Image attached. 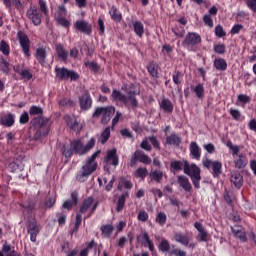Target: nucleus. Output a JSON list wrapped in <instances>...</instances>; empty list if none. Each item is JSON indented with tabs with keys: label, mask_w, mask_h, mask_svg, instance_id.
Segmentation results:
<instances>
[{
	"label": "nucleus",
	"mask_w": 256,
	"mask_h": 256,
	"mask_svg": "<svg viewBox=\"0 0 256 256\" xmlns=\"http://www.w3.org/2000/svg\"><path fill=\"white\" fill-rule=\"evenodd\" d=\"M29 115H40L37 117H34L30 121V126L33 127V129H36V132L34 134L35 141H41L43 137H47L49 135V131H51V120L47 117H43V108L40 106L32 105L28 111Z\"/></svg>",
	"instance_id": "1"
},
{
	"label": "nucleus",
	"mask_w": 256,
	"mask_h": 256,
	"mask_svg": "<svg viewBox=\"0 0 256 256\" xmlns=\"http://www.w3.org/2000/svg\"><path fill=\"white\" fill-rule=\"evenodd\" d=\"M96 143L97 140L95 137H92L86 145H83V141H81V139H74L70 142V145L64 144L62 146L61 153L66 159H71V157H73V153L82 157V155H87L89 151L94 149Z\"/></svg>",
	"instance_id": "2"
},
{
	"label": "nucleus",
	"mask_w": 256,
	"mask_h": 256,
	"mask_svg": "<svg viewBox=\"0 0 256 256\" xmlns=\"http://www.w3.org/2000/svg\"><path fill=\"white\" fill-rule=\"evenodd\" d=\"M122 91H125L127 95L123 94L120 90L113 89L111 94V99L116 105L122 103L126 109H132V111H137L139 107V100H137V91H127V84H123L121 87Z\"/></svg>",
	"instance_id": "3"
},
{
	"label": "nucleus",
	"mask_w": 256,
	"mask_h": 256,
	"mask_svg": "<svg viewBox=\"0 0 256 256\" xmlns=\"http://www.w3.org/2000/svg\"><path fill=\"white\" fill-rule=\"evenodd\" d=\"M101 150L94 152L90 158L86 161L85 165L77 172L76 174V181L78 183H85L89 179L90 175H93L95 171H97V163L96 159L99 157Z\"/></svg>",
	"instance_id": "4"
},
{
	"label": "nucleus",
	"mask_w": 256,
	"mask_h": 256,
	"mask_svg": "<svg viewBox=\"0 0 256 256\" xmlns=\"http://www.w3.org/2000/svg\"><path fill=\"white\" fill-rule=\"evenodd\" d=\"M184 173L185 175H189L195 189H201V168L197 164H189L186 161L184 163Z\"/></svg>",
	"instance_id": "5"
},
{
	"label": "nucleus",
	"mask_w": 256,
	"mask_h": 256,
	"mask_svg": "<svg viewBox=\"0 0 256 256\" xmlns=\"http://www.w3.org/2000/svg\"><path fill=\"white\" fill-rule=\"evenodd\" d=\"M115 115V106H104V107H96L92 117L93 119L101 118L102 125H109V121H111V117Z\"/></svg>",
	"instance_id": "6"
},
{
	"label": "nucleus",
	"mask_w": 256,
	"mask_h": 256,
	"mask_svg": "<svg viewBox=\"0 0 256 256\" xmlns=\"http://www.w3.org/2000/svg\"><path fill=\"white\" fill-rule=\"evenodd\" d=\"M202 164L205 169H208V171H211L212 169V177H221L223 173V163L221 161H213L209 158L202 159Z\"/></svg>",
	"instance_id": "7"
},
{
	"label": "nucleus",
	"mask_w": 256,
	"mask_h": 256,
	"mask_svg": "<svg viewBox=\"0 0 256 256\" xmlns=\"http://www.w3.org/2000/svg\"><path fill=\"white\" fill-rule=\"evenodd\" d=\"M56 79L58 81H78L79 73L75 72V70H69L65 67H56L55 68Z\"/></svg>",
	"instance_id": "8"
},
{
	"label": "nucleus",
	"mask_w": 256,
	"mask_h": 256,
	"mask_svg": "<svg viewBox=\"0 0 256 256\" xmlns=\"http://www.w3.org/2000/svg\"><path fill=\"white\" fill-rule=\"evenodd\" d=\"M17 39L19 41L24 57L29 59V57H31V40H29V36H27V34H25L23 31H18Z\"/></svg>",
	"instance_id": "9"
},
{
	"label": "nucleus",
	"mask_w": 256,
	"mask_h": 256,
	"mask_svg": "<svg viewBox=\"0 0 256 256\" xmlns=\"http://www.w3.org/2000/svg\"><path fill=\"white\" fill-rule=\"evenodd\" d=\"M137 161L143 163L144 165H151V157H149L142 150H136L131 159H130V167H135L137 165Z\"/></svg>",
	"instance_id": "10"
},
{
	"label": "nucleus",
	"mask_w": 256,
	"mask_h": 256,
	"mask_svg": "<svg viewBox=\"0 0 256 256\" xmlns=\"http://www.w3.org/2000/svg\"><path fill=\"white\" fill-rule=\"evenodd\" d=\"M199 44H201V35L197 32H188L182 42L183 47H197Z\"/></svg>",
	"instance_id": "11"
},
{
	"label": "nucleus",
	"mask_w": 256,
	"mask_h": 256,
	"mask_svg": "<svg viewBox=\"0 0 256 256\" xmlns=\"http://www.w3.org/2000/svg\"><path fill=\"white\" fill-rule=\"evenodd\" d=\"M78 103L81 111H90L93 107V98L91 97V94L86 91L78 97Z\"/></svg>",
	"instance_id": "12"
},
{
	"label": "nucleus",
	"mask_w": 256,
	"mask_h": 256,
	"mask_svg": "<svg viewBox=\"0 0 256 256\" xmlns=\"http://www.w3.org/2000/svg\"><path fill=\"white\" fill-rule=\"evenodd\" d=\"M136 241L140 243L142 247H148L151 253L155 252V244L153 243V240H151V237H149V233L147 231H144L142 235H138L136 237Z\"/></svg>",
	"instance_id": "13"
},
{
	"label": "nucleus",
	"mask_w": 256,
	"mask_h": 256,
	"mask_svg": "<svg viewBox=\"0 0 256 256\" xmlns=\"http://www.w3.org/2000/svg\"><path fill=\"white\" fill-rule=\"evenodd\" d=\"M74 29L80 33H84V35H91L93 33V26L86 20H77L74 23Z\"/></svg>",
	"instance_id": "14"
},
{
	"label": "nucleus",
	"mask_w": 256,
	"mask_h": 256,
	"mask_svg": "<svg viewBox=\"0 0 256 256\" xmlns=\"http://www.w3.org/2000/svg\"><path fill=\"white\" fill-rule=\"evenodd\" d=\"M26 17H28V19H30V21H32V23H33V25H35V27H39V25L42 22V20H41L42 14H41V12H39V10L36 7L28 9L26 12Z\"/></svg>",
	"instance_id": "15"
},
{
	"label": "nucleus",
	"mask_w": 256,
	"mask_h": 256,
	"mask_svg": "<svg viewBox=\"0 0 256 256\" xmlns=\"http://www.w3.org/2000/svg\"><path fill=\"white\" fill-rule=\"evenodd\" d=\"M106 163L109 165H113L117 167L119 165V155H117V148H113L107 151V155L105 157Z\"/></svg>",
	"instance_id": "16"
},
{
	"label": "nucleus",
	"mask_w": 256,
	"mask_h": 256,
	"mask_svg": "<svg viewBox=\"0 0 256 256\" xmlns=\"http://www.w3.org/2000/svg\"><path fill=\"white\" fill-rule=\"evenodd\" d=\"M79 203V192L73 191L71 193V200H66L62 207L63 209H68V211H71L73 209V205H78Z\"/></svg>",
	"instance_id": "17"
},
{
	"label": "nucleus",
	"mask_w": 256,
	"mask_h": 256,
	"mask_svg": "<svg viewBox=\"0 0 256 256\" xmlns=\"http://www.w3.org/2000/svg\"><path fill=\"white\" fill-rule=\"evenodd\" d=\"M65 122L67 124V127L71 129V131H81L82 127L79 125V121H77V118L75 116H65L64 117Z\"/></svg>",
	"instance_id": "18"
},
{
	"label": "nucleus",
	"mask_w": 256,
	"mask_h": 256,
	"mask_svg": "<svg viewBox=\"0 0 256 256\" xmlns=\"http://www.w3.org/2000/svg\"><path fill=\"white\" fill-rule=\"evenodd\" d=\"M27 232L30 235V241L35 243V241H37V235H39V227L37 226V222H29L27 226Z\"/></svg>",
	"instance_id": "19"
},
{
	"label": "nucleus",
	"mask_w": 256,
	"mask_h": 256,
	"mask_svg": "<svg viewBox=\"0 0 256 256\" xmlns=\"http://www.w3.org/2000/svg\"><path fill=\"white\" fill-rule=\"evenodd\" d=\"M194 227L199 232V234H198L199 241H202V243L207 242L209 233L207 232V230H205V227L203 226V224L201 222H195Z\"/></svg>",
	"instance_id": "20"
},
{
	"label": "nucleus",
	"mask_w": 256,
	"mask_h": 256,
	"mask_svg": "<svg viewBox=\"0 0 256 256\" xmlns=\"http://www.w3.org/2000/svg\"><path fill=\"white\" fill-rule=\"evenodd\" d=\"M146 69L153 79H159V64L155 61L149 62Z\"/></svg>",
	"instance_id": "21"
},
{
	"label": "nucleus",
	"mask_w": 256,
	"mask_h": 256,
	"mask_svg": "<svg viewBox=\"0 0 256 256\" xmlns=\"http://www.w3.org/2000/svg\"><path fill=\"white\" fill-rule=\"evenodd\" d=\"M178 185H180L186 193H191V191H193V186L191 185V182H189V178H187V176H178Z\"/></svg>",
	"instance_id": "22"
},
{
	"label": "nucleus",
	"mask_w": 256,
	"mask_h": 256,
	"mask_svg": "<svg viewBox=\"0 0 256 256\" xmlns=\"http://www.w3.org/2000/svg\"><path fill=\"white\" fill-rule=\"evenodd\" d=\"M0 124L3 125V127H13V125H15V114L8 113L2 116Z\"/></svg>",
	"instance_id": "23"
},
{
	"label": "nucleus",
	"mask_w": 256,
	"mask_h": 256,
	"mask_svg": "<svg viewBox=\"0 0 256 256\" xmlns=\"http://www.w3.org/2000/svg\"><path fill=\"white\" fill-rule=\"evenodd\" d=\"M160 109L163 110L164 113H173L174 105L171 100L168 98H163L159 103Z\"/></svg>",
	"instance_id": "24"
},
{
	"label": "nucleus",
	"mask_w": 256,
	"mask_h": 256,
	"mask_svg": "<svg viewBox=\"0 0 256 256\" xmlns=\"http://www.w3.org/2000/svg\"><path fill=\"white\" fill-rule=\"evenodd\" d=\"M35 57L38 61V63H40V65H44L46 64V59H47V50L43 47H39L36 49V53H35Z\"/></svg>",
	"instance_id": "25"
},
{
	"label": "nucleus",
	"mask_w": 256,
	"mask_h": 256,
	"mask_svg": "<svg viewBox=\"0 0 256 256\" xmlns=\"http://www.w3.org/2000/svg\"><path fill=\"white\" fill-rule=\"evenodd\" d=\"M91 249H94V253H97V242L95 240L86 242V247L79 252V256H89Z\"/></svg>",
	"instance_id": "26"
},
{
	"label": "nucleus",
	"mask_w": 256,
	"mask_h": 256,
	"mask_svg": "<svg viewBox=\"0 0 256 256\" xmlns=\"http://www.w3.org/2000/svg\"><path fill=\"white\" fill-rule=\"evenodd\" d=\"M231 183H233L234 187H236V189H241V187H243V175H241V173L239 172H234L231 175V179H230Z\"/></svg>",
	"instance_id": "27"
},
{
	"label": "nucleus",
	"mask_w": 256,
	"mask_h": 256,
	"mask_svg": "<svg viewBox=\"0 0 256 256\" xmlns=\"http://www.w3.org/2000/svg\"><path fill=\"white\" fill-rule=\"evenodd\" d=\"M181 136L177 133H172L170 136L166 137L167 145H174V147H179L181 145Z\"/></svg>",
	"instance_id": "28"
},
{
	"label": "nucleus",
	"mask_w": 256,
	"mask_h": 256,
	"mask_svg": "<svg viewBox=\"0 0 256 256\" xmlns=\"http://www.w3.org/2000/svg\"><path fill=\"white\" fill-rule=\"evenodd\" d=\"M109 15L112 19V21H115V23H121L123 21V14L119 11V9L116 8V6H112L109 10Z\"/></svg>",
	"instance_id": "29"
},
{
	"label": "nucleus",
	"mask_w": 256,
	"mask_h": 256,
	"mask_svg": "<svg viewBox=\"0 0 256 256\" xmlns=\"http://www.w3.org/2000/svg\"><path fill=\"white\" fill-rule=\"evenodd\" d=\"M93 203H95V198H93V196L84 199L79 209L80 213L89 211V209L93 207Z\"/></svg>",
	"instance_id": "30"
},
{
	"label": "nucleus",
	"mask_w": 256,
	"mask_h": 256,
	"mask_svg": "<svg viewBox=\"0 0 256 256\" xmlns=\"http://www.w3.org/2000/svg\"><path fill=\"white\" fill-rule=\"evenodd\" d=\"M247 156L245 154L238 155V158L234 160V167L235 169H245L247 167Z\"/></svg>",
	"instance_id": "31"
},
{
	"label": "nucleus",
	"mask_w": 256,
	"mask_h": 256,
	"mask_svg": "<svg viewBox=\"0 0 256 256\" xmlns=\"http://www.w3.org/2000/svg\"><path fill=\"white\" fill-rule=\"evenodd\" d=\"M190 154L192 155L193 159L199 161L201 159V148L197 142L190 143Z\"/></svg>",
	"instance_id": "32"
},
{
	"label": "nucleus",
	"mask_w": 256,
	"mask_h": 256,
	"mask_svg": "<svg viewBox=\"0 0 256 256\" xmlns=\"http://www.w3.org/2000/svg\"><path fill=\"white\" fill-rule=\"evenodd\" d=\"M55 47H56L55 49L59 59H61L64 62L67 61V58L69 57V52L65 50V47L63 46V44L58 43L56 44Z\"/></svg>",
	"instance_id": "33"
},
{
	"label": "nucleus",
	"mask_w": 256,
	"mask_h": 256,
	"mask_svg": "<svg viewBox=\"0 0 256 256\" xmlns=\"http://www.w3.org/2000/svg\"><path fill=\"white\" fill-rule=\"evenodd\" d=\"M127 197H129V192H124L119 196L116 207L117 213H121V211L125 209V202L127 201Z\"/></svg>",
	"instance_id": "34"
},
{
	"label": "nucleus",
	"mask_w": 256,
	"mask_h": 256,
	"mask_svg": "<svg viewBox=\"0 0 256 256\" xmlns=\"http://www.w3.org/2000/svg\"><path fill=\"white\" fill-rule=\"evenodd\" d=\"M133 29H134V33H135V35H137V37L141 38V37H143V35H145V25H143V22L134 21Z\"/></svg>",
	"instance_id": "35"
},
{
	"label": "nucleus",
	"mask_w": 256,
	"mask_h": 256,
	"mask_svg": "<svg viewBox=\"0 0 256 256\" xmlns=\"http://www.w3.org/2000/svg\"><path fill=\"white\" fill-rule=\"evenodd\" d=\"M174 241H176V243L184 245V247H187V245H189V236L181 232H177L174 234Z\"/></svg>",
	"instance_id": "36"
},
{
	"label": "nucleus",
	"mask_w": 256,
	"mask_h": 256,
	"mask_svg": "<svg viewBox=\"0 0 256 256\" xmlns=\"http://www.w3.org/2000/svg\"><path fill=\"white\" fill-rule=\"evenodd\" d=\"M191 89L198 99L205 97V86L203 83H198L195 87L191 86Z\"/></svg>",
	"instance_id": "37"
},
{
	"label": "nucleus",
	"mask_w": 256,
	"mask_h": 256,
	"mask_svg": "<svg viewBox=\"0 0 256 256\" xmlns=\"http://www.w3.org/2000/svg\"><path fill=\"white\" fill-rule=\"evenodd\" d=\"M158 251H160V253H169V251H171L169 240L162 238L158 245Z\"/></svg>",
	"instance_id": "38"
},
{
	"label": "nucleus",
	"mask_w": 256,
	"mask_h": 256,
	"mask_svg": "<svg viewBox=\"0 0 256 256\" xmlns=\"http://www.w3.org/2000/svg\"><path fill=\"white\" fill-rule=\"evenodd\" d=\"M214 67L217 71H227V61L223 58H216L214 60Z\"/></svg>",
	"instance_id": "39"
},
{
	"label": "nucleus",
	"mask_w": 256,
	"mask_h": 256,
	"mask_svg": "<svg viewBox=\"0 0 256 256\" xmlns=\"http://www.w3.org/2000/svg\"><path fill=\"white\" fill-rule=\"evenodd\" d=\"M100 231H102V235L104 237H111V235H113V231H115V227L112 224H105L102 225L100 228Z\"/></svg>",
	"instance_id": "40"
},
{
	"label": "nucleus",
	"mask_w": 256,
	"mask_h": 256,
	"mask_svg": "<svg viewBox=\"0 0 256 256\" xmlns=\"http://www.w3.org/2000/svg\"><path fill=\"white\" fill-rule=\"evenodd\" d=\"M155 223H157L160 227H165L167 224V214L163 211L158 212L155 218Z\"/></svg>",
	"instance_id": "41"
},
{
	"label": "nucleus",
	"mask_w": 256,
	"mask_h": 256,
	"mask_svg": "<svg viewBox=\"0 0 256 256\" xmlns=\"http://www.w3.org/2000/svg\"><path fill=\"white\" fill-rule=\"evenodd\" d=\"M231 231L233 235H235L242 243H247V234L245 232L242 230H237L233 227H231Z\"/></svg>",
	"instance_id": "42"
},
{
	"label": "nucleus",
	"mask_w": 256,
	"mask_h": 256,
	"mask_svg": "<svg viewBox=\"0 0 256 256\" xmlns=\"http://www.w3.org/2000/svg\"><path fill=\"white\" fill-rule=\"evenodd\" d=\"M149 176L152 181H155L156 183H161V181H163V171L161 170H154L150 172Z\"/></svg>",
	"instance_id": "43"
},
{
	"label": "nucleus",
	"mask_w": 256,
	"mask_h": 256,
	"mask_svg": "<svg viewBox=\"0 0 256 256\" xmlns=\"http://www.w3.org/2000/svg\"><path fill=\"white\" fill-rule=\"evenodd\" d=\"M111 137V127H106L100 136V142L102 145H105L107 141H109V138Z\"/></svg>",
	"instance_id": "44"
},
{
	"label": "nucleus",
	"mask_w": 256,
	"mask_h": 256,
	"mask_svg": "<svg viewBox=\"0 0 256 256\" xmlns=\"http://www.w3.org/2000/svg\"><path fill=\"white\" fill-rule=\"evenodd\" d=\"M0 51L3 53L6 57H9L11 53V46H9V43L5 40L0 41Z\"/></svg>",
	"instance_id": "45"
},
{
	"label": "nucleus",
	"mask_w": 256,
	"mask_h": 256,
	"mask_svg": "<svg viewBox=\"0 0 256 256\" xmlns=\"http://www.w3.org/2000/svg\"><path fill=\"white\" fill-rule=\"evenodd\" d=\"M38 5L41 15H43L44 17H49V7H47V1L39 0Z\"/></svg>",
	"instance_id": "46"
},
{
	"label": "nucleus",
	"mask_w": 256,
	"mask_h": 256,
	"mask_svg": "<svg viewBox=\"0 0 256 256\" xmlns=\"http://www.w3.org/2000/svg\"><path fill=\"white\" fill-rule=\"evenodd\" d=\"M134 175L136 177H138L139 179L145 180V178L147 177V175H149V170H147L146 167H139L138 169H136V171L134 172Z\"/></svg>",
	"instance_id": "47"
},
{
	"label": "nucleus",
	"mask_w": 256,
	"mask_h": 256,
	"mask_svg": "<svg viewBox=\"0 0 256 256\" xmlns=\"http://www.w3.org/2000/svg\"><path fill=\"white\" fill-rule=\"evenodd\" d=\"M172 32L176 37H180V39H183V37H185V26L176 25L172 28Z\"/></svg>",
	"instance_id": "48"
},
{
	"label": "nucleus",
	"mask_w": 256,
	"mask_h": 256,
	"mask_svg": "<svg viewBox=\"0 0 256 256\" xmlns=\"http://www.w3.org/2000/svg\"><path fill=\"white\" fill-rule=\"evenodd\" d=\"M56 21L58 25H61V27H64L65 29H69V27H71V22L67 20L65 16H57Z\"/></svg>",
	"instance_id": "49"
},
{
	"label": "nucleus",
	"mask_w": 256,
	"mask_h": 256,
	"mask_svg": "<svg viewBox=\"0 0 256 256\" xmlns=\"http://www.w3.org/2000/svg\"><path fill=\"white\" fill-rule=\"evenodd\" d=\"M85 67H88L90 71H93V73H97L101 70V66L97 64V62L93 61H87L84 63Z\"/></svg>",
	"instance_id": "50"
},
{
	"label": "nucleus",
	"mask_w": 256,
	"mask_h": 256,
	"mask_svg": "<svg viewBox=\"0 0 256 256\" xmlns=\"http://www.w3.org/2000/svg\"><path fill=\"white\" fill-rule=\"evenodd\" d=\"M83 213L78 212L76 214V221H75V226L73 231L77 233V231H79V228L81 227V223L83 221V217L81 216Z\"/></svg>",
	"instance_id": "51"
},
{
	"label": "nucleus",
	"mask_w": 256,
	"mask_h": 256,
	"mask_svg": "<svg viewBox=\"0 0 256 256\" xmlns=\"http://www.w3.org/2000/svg\"><path fill=\"white\" fill-rule=\"evenodd\" d=\"M60 107H75V101L64 98L59 101Z\"/></svg>",
	"instance_id": "52"
},
{
	"label": "nucleus",
	"mask_w": 256,
	"mask_h": 256,
	"mask_svg": "<svg viewBox=\"0 0 256 256\" xmlns=\"http://www.w3.org/2000/svg\"><path fill=\"white\" fill-rule=\"evenodd\" d=\"M181 77H183L181 71H175L174 74L172 75V81L177 85V87L181 85Z\"/></svg>",
	"instance_id": "53"
},
{
	"label": "nucleus",
	"mask_w": 256,
	"mask_h": 256,
	"mask_svg": "<svg viewBox=\"0 0 256 256\" xmlns=\"http://www.w3.org/2000/svg\"><path fill=\"white\" fill-rule=\"evenodd\" d=\"M171 169H174V171H182L183 170V162L179 160L172 161L170 163Z\"/></svg>",
	"instance_id": "54"
},
{
	"label": "nucleus",
	"mask_w": 256,
	"mask_h": 256,
	"mask_svg": "<svg viewBox=\"0 0 256 256\" xmlns=\"http://www.w3.org/2000/svg\"><path fill=\"white\" fill-rule=\"evenodd\" d=\"M148 139L150 143L153 145L154 149H157L158 151L161 150V143H159L157 136H150L148 137Z\"/></svg>",
	"instance_id": "55"
},
{
	"label": "nucleus",
	"mask_w": 256,
	"mask_h": 256,
	"mask_svg": "<svg viewBox=\"0 0 256 256\" xmlns=\"http://www.w3.org/2000/svg\"><path fill=\"white\" fill-rule=\"evenodd\" d=\"M2 66L0 68V71H2V73H4V75H9V62H7V60H5V58H2Z\"/></svg>",
	"instance_id": "56"
},
{
	"label": "nucleus",
	"mask_w": 256,
	"mask_h": 256,
	"mask_svg": "<svg viewBox=\"0 0 256 256\" xmlns=\"http://www.w3.org/2000/svg\"><path fill=\"white\" fill-rule=\"evenodd\" d=\"M229 113L234 121H239L241 119V111H239L238 109L231 108L229 110Z\"/></svg>",
	"instance_id": "57"
},
{
	"label": "nucleus",
	"mask_w": 256,
	"mask_h": 256,
	"mask_svg": "<svg viewBox=\"0 0 256 256\" xmlns=\"http://www.w3.org/2000/svg\"><path fill=\"white\" fill-rule=\"evenodd\" d=\"M56 217L58 218L59 225H65V223H67V214H65V212L56 213Z\"/></svg>",
	"instance_id": "58"
},
{
	"label": "nucleus",
	"mask_w": 256,
	"mask_h": 256,
	"mask_svg": "<svg viewBox=\"0 0 256 256\" xmlns=\"http://www.w3.org/2000/svg\"><path fill=\"white\" fill-rule=\"evenodd\" d=\"M215 35L216 37L221 38V37H225V35H227V32H225V30L223 29V26L217 25L215 27Z\"/></svg>",
	"instance_id": "59"
},
{
	"label": "nucleus",
	"mask_w": 256,
	"mask_h": 256,
	"mask_svg": "<svg viewBox=\"0 0 256 256\" xmlns=\"http://www.w3.org/2000/svg\"><path fill=\"white\" fill-rule=\"evenodd\" d=\"M148 220H149V214L145 210H142L138 213V221L145 223Z\"/></svg>",
	"instance_id": "60"
},
{
	"label": "nucleus",
	"mask_w": 256,
	"mask_h": 256,
	"mask_svg": "<svg viewBox=\"0 0 256 256\" xmlns=\"http://www.w3.org/2000/svg\"><path fill=\"white\" fill-rule=\"evenodd\" d=\"M20 125H27L29 123V113L23 112L19 118Z\"/></svg>",
	"instance_id": "61"
},
{
	"label": "nucleus",
	"mask_w": 256,
	"mask_h": 256,
	"mask_svg": "<svg viewBox=\"0 0 256 256\" xmlns=\"http://www.w3.org/2000/svg\"><path fill=\"white\" fill-rule=\"evenodd\" d=\"M20 76L22 77V79H27V81H30V79H33V74H31V71L27 69L21 70Z\"/></svg>",
	"instance_id": "62"
},
{
	"label": "nucleus",
	"mask_w": 256,
	"mask_h": 256,
	"mask_svg": "<svg viewBox=\"0 0 256 256\" xmlns=\"http://www.w3.org/2000/svg\"><path fill=\"white\" fill-rule=\"evenodd\" d=\"M214 51L218 55H223L225 53V51H226L225 44H217V45H215L214 46Z\"/></svg>",
	"instance_id": "63"
},
{
	"label": "nucleus",
	"mask_w": 256,
	"mask_h": 256,
	"mask_svg": "<svg viewBox=\"0 0 256 256\" xmlns=\"http://www.w3.org/2000/svg\"><path fill=\"white\" fill-rule=\"evenodd\" d=\"M247 7L253 11V13H256V0H244Z\"/></svg>",
	"instance_id": "64"
}]
</instances>
